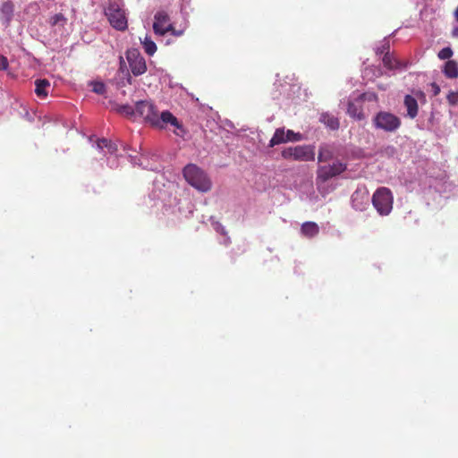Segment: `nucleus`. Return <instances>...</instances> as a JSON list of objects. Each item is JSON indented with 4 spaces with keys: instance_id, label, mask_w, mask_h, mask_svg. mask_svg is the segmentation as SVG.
Listing matches in <instances>:
<instances>
[{
    "instance_id": "obj_1",
    "label": "nucleus",
    "mask_w": 458,
    "mask_h": 458,
    "mask_svg": "<svg viewBox=\"0 0 458 458\" xmlns=\"http://www.w3.org/2000/svg\"><path fill=\"white\" fill-rule=\"evenodd\" d=\"M136 113L139 114L152 127L163 130L167 124L174 127V132L183 137L186 130L178 119L169 111H164L160 114L157 106L150 101L141 100L136 103Z\"/></svg>"
},
{
    "instance_id": "obj_2",
    "label": "nucleus",
    "mask_w": 458,
    "mask_h": 458,
    "mask_svg": "<svg viewBox=\"0 0 458 458\" xmlns=\"http://www.w3.org/2000/svg\"><path fill=\"white\" fill-rule=\"evenodd\" d=\"M183 176L192 187L199 191H208L211 181L207 174L194 164H189L183 168Z\"/></svg>"
},
{
    "instance_id": "obj_3",
    "label": "nucleus",
    "mask_w": 458,
    "mask_h": 458,
    "mask_svg": "<svg viewBox=\"0 0 458 458\" xmlns=\"http://www.w3.org/2000/svg\"><path fill=\"white\" fill-rule=\"evenodd\" d=\"M372 124L375 129L385 132H395L402 125L401 118L388 111H379L373 119Z\"/></svg>"
},
{
    "instance_id": "obj_4",
    "label": "nucleus",
    "mask_w": 458,
    "mask_h": 458,
    "mask_svg": "<svg viewBox=\"0 0 458 458\" xmlns=\"http://www.w3.org/2000/svg\"><path fill=\"white\" fill-rule=\"evenodd\" d=\"M281 155L284 159L289 160L313 161L315 159V148L311 145L288 147L282 150Z\"/></svg>"
},
{
    "instance_id": "obj_5",
    "label": "nucleus",
    "mask_w": 458,
    "mask_h": 458,
    "mask_svg": "<svg viewBox=\"0 0 458 458\" xmlns=\"http://www.w3.org/2000/svg\"><path fill=\"white\" fill-rule=\"evenodd\" d=\"M372 204L381 216L388 215L393 208V195L388 188H378L372 196Z\"/></svg>"
},
{
    "instance_id": "obj_6",
    "label": "nucleus",
    "mask_w": 458,
    "mask_h": 458,
    "mask_svg": "<svg viewBox=\"0 0 458 458\" xmlns=\"http://www.w3.org/2000/svg\"><path fill=\"white\" fill-rule=\"evenodd\" d=\"M126 59L131 73L134 76L142 75L147 72L145 58L137 48H131L126 51Z\"/></svg>"
},
{
    "instance_id": "obj_7",
    "label": "nucleus",
    "mask_w": 458,
    "mask_h": 458,
    "mask_svg": "<svg viewBox=\"0 0 458 458\" xmlns=\"http://www.w3.org/2000/svg\"><path fill=\"white\" fill-rule=\"evenodd\" d=\"M106 15L114 29H127L125 13L115 3L109 4Z\"/></svg>"
},
{
    "instance_id": "obj_8",
    "label": "nucleus",
    "mask_w": 458,
    "mask_h": 458,
    "mask_svg": "<svg viewBox=\"0 0 458 458\" xmlns=\"http://www.w3.org/2000/svg\"><path fill=\"white\" fill-rule=\"evenodd\" d=\"M346 169V165L342 162H335L331 165L320 166L318 169V179L327 182L332 177L341 174Z\"/></svg>"
},
{
    "instance_id": "obj_9",
    "label": "nucleus",
    "mask_w": 458,
    "mask_h": 458,
    "mask_svg": "<svg viewBox=\"0 0 458 458\" xmlns=\"http://www.w3.org/2000/svg\"><path fill=\"white\" fill-rule=\"evenodd\" d=\"M13 4L11 1H6L2 4L0 7V20L3 26H9V22L11 21L13 15Z\"/></svg>"
},
{
    "instance_id": "obj_10",
    "label": "nucleus",
    "mask_w": 458,
    "mask_h": 458,
    "mask_svg": "<svg viewBox=\"0 0 458 458\" xmlns=\"http://www.w3.org/2000/svg\"><path fill=\"white\" fill-rule=\"evenodd\" d=\"M389 49L388 43H385L382 46V49L380 50V53L382 54L385 50ZM383 64L384 66L386 67L389 70H394L401 67V64L398 60H396L394 57H393L388 51L385 54L383 57Z\"/></svg>"
},
{
    "instance_id": "obj_11",
    "label": "nucleus",
    "mask_w": 458,
    "mask_h": 458,
    "mask_svg": "<svg viewBox=\"0 0 458 458\" xmlns=\"http://www.w3.org/2000/svg\"><path fill=\"white\" fill-rule=\"evenodd\" d=\"M152 29H174L173 25L169 23V16L165 12L160 11L155 14Z\"/></svg>"
},
{
    "instance_id": "obj_12",
    "label": "nucleus",
    "mask_w": 458,
    "mask_h": 458,
    "mask_svg": "<svg viewBox=\"0 0 458 458\" xmlns=\"http://www.w3.org/2000/svg\"><path fill=\"white\" fill-rule=\"evenodd\" d=\"M404 106L407 109V115L411 119H414L418 114V102L417 100L411 95H406L404 97Z\"/></svg>"
},
{
    "instance_id": "obj_13",
    "label": "nucleus",
    "mask_w": 458,
    "mask_h": 458,
    "mask_svg": "<svg viewBox=\"0 0 458 458\" xmlns=\"http://www.w3.org/2000/svg\"><path fill=\"white\" fill-rule=\"evenodd\" d=\"M301 233L304 237L313 238L319 233V227L315 222H305L301 225Z\"/></svg>"
},
{
    "instance_id": "obj_14",
    "label": "nucleus",
    "mask_w": 458,
    "mask_h": 458,
    "mask_svg": "<svg viewBox=\"0 0 458 458\" xmlns=\"http://www.w3.org/2000/svg\"><path fill=\"white\" fill-rule=\"evenodd\" d=\"M292 140L293 139H291V138H286L284 128H277L276 130L273 137L271 138L268 146L272 148L276 145L286 143V142H288V140Z\"/></svg>"
},
{
    "instance_id": "obj_15",
    "label": "nucleus",
    "mask_w": 458,
    "mask_h": 458,
    "mask_svg": "<svg viewBox=\"0 0 458 458\" xmlns=\"http://www.w3.org/2000/svg\"><path fill=\"white\" fill-rule=\"evenodd\" d=\"M445 76L448 79L458 78V64L454 60H448L443 68Z\"/></svg>"
},
{
    "instance_id": "obj_16",
    "label": "nucleus",
    "mask_w": 458,
    "mask_h": 458,
    "mask_svg": "<svg viewBox=\"0 0 458 458\" xmlns=\"http://www.w3.org/2000/svg\"><path fill=\"white\" fill-rule=\"evenodd\" d=\"M319 121L323 123L329 129L335 131L339 129L340 123L337 117L328 113H323L320 115Z\"/></svg>"
},
{
    "instance_id": "obj_17",
    "label": "nucleus",
    "mask_w": 458,
    "mask_h": 458,
    "mask_svg": "<svg viewBox=\"0 0 458 458\" xmlns=\"http://www.w3.org/2000/svg\"><path fill=\"white\" fill-rule=\"evenodd\" d=\"M347 114L351 117H352L356 120H359V121L365 119V115L362 111V107L360 106L356 105L353 102H351V101L348 103Z\"/></svg>"
},
{
    "instance_id": "obj_18",
    "label": "nucleus",
    "mask_w": 458,
    "mask_h": 458,
    "mask_svg": "<svg viewBox=\"0 0 458 458\" xmlns=\"http://www.w3.org/2000/svg\"><path fill=\"white\" fill-rule=\"evenodd\" d=\"M35 86V93L38 97L46 98L47 96V89L50 86V82L47 80H37Z\"/></svg>"
},
{
    "instance_id": "obj_19",
    "label": "nucleus",
    "mask_w": 458,
    "mask_h": 458,
    "mask_svg": "<svg viewBox=\"0 0 458 458\" xmlns=\"http://www.w3.org/2000/svg\"><path fill=\"white\" fill-rule=\"evenodd\" d=\"M97 146L100 149H103L104 148H107L109 153L111 154L115 153L117 151L116 144L104 138L98 140Z\"/></svg>"
},
{
    "instance_id": "obj_20",
    "label": "nucleus",
    "mask_w": 458,
    "mask_h": 458,
    "mask_svg": "<svg viewBox=\"0 0 458 458\" xmlns=\"http://www.w3.org/2000/svg\"><path fill=\"white\" fill-rule=\"evenodd\" d=\"M115 110L119 114H123V115H125L127 117H131L136 113V108L134 109L130 105H117L116 107H115Z\"/></svg>"
},
{
    "instance_id": "obj_21",
    "label": "nucleus",
    "mask_w": 458,
    "mask_h": 458,
    "mask_svg": "<svg viewBox=\"0 0 458 458\" xmlns=\"http://www.w3.org/2000/svg\"><path fill=\"white\" fill-rule=\"evenodd\" d=\"M142 44H143L145 52L148 55H153L156 53L157 46H156L155 42L150 38L145 37Z\"/></svg>"
},
{
    "instance_id": "obj_22",
    "label": "nucleus",
    "mask_w": 458,
    "mask_h": 458,
    "mask_svg": "<svg viewBox=\"0 0 458 458\" xmlns=\"http://www.w3.org/2000/svg\"><path fill=\"white\" fill-rule=\"evenodd\" d=\"M333 157L331 150L327 147H321L319 148L318 160V162H327Z\"/></svg>"
},
{
    "instance_id": "obj_23",
    "label": "nucleus",
    "mask_w": 458,
    "mask_h": 458,
    "mask_svg": "<svg viewBox=\"0 0 458 458\" xmlns=\"http://www.w3.org/2000/svg\"><path fill=\"white\" fill-rule=\"evenodd\" d=\"M49 23H50V26H52V27H54V26L64 27L66 23V19L61 13L55 14V16H53L50 19Z\"/></svg>"
},
{
    "instance_id": "obj_24",
    "label": "nucleus",
    "mask_w": 458,
    "mask_h": 458,
    "mask_svg": "<svg viewBox=\"0 0 458 458\" xmlns=\"http://www.w3.org/2000/svg\"><path fill=\"white\" fill-rule=\"evenodd\" d=\"M453 54H454V52H453L452 48L447 47H444L443 49H441L438 52L437 56L441 60H447L453 56Z\"/></svg>"
},
{
    "instance_id": "obj_25",
    "label": "nucleus",
    "mask_w": 458,
    "mask_h": 458,
    "mask_svg": "<svg viewBox=\"0 0 458 458\" xmlns=\"http://www.w3.org/2000/svg\"><path fill=\"white\" fill-rule=\"evenodd\" d=\"M157 37H162L170 34L173 37H180L182 35L183 30H154Z\"/></svg>"
},
{
    "instance_id": "obj_26",
    "label": "nucleus",
    "mask_w": 458,
    "mask_h": 458,
    "mask_svg": "<svg viewBox=\"0 0 458 458\" xmlns=\"http://www.w3.org/2000/svg\"><path fill=\"white\" fill-rule=\"evenodd\" d=\"M361 196L362 199H365L366 202L369 201V193L368 192H364V193H360L359 191H355L353 194H352V205L353 207L357 208H360L358 207V205L356 204V200L358 199V198Z\"/></svg>"
},
{
    "instance_id": "obj_27",
    "label": "nucleus",
    "mask_w": 458,
    "mask_h": 458,
    "mask_svg": "<svg viewBox=\"0 0 458 458\" xmlns=\"http://www.w3.org/2000/svg\"><path fill=\"white\" fill-rule=\"evenodd\" d=\"M285 136H286V138L293 139L292 140H288V142L299 141L302 139L301 133H299V132L296 133L292 130L285 131Z\"/></svg>"
},
{
    "instance_id": "obj_28",
    "label": "nucleus",
    "mask_w": 458,
    "mask_h": 458,
    "mask_svg": "<svg viewBox=\"0 0 458 458\" xmlns=\"http://www.w3.org/2000/svg\"><path fill=\"white\" fill-rule=\"evenodd\" d=\"M450 105L454 106L458 104V92L450 91L446 97Z\"/></svg>"
},
{
    "instance_id": "obj_29",
    "label": "nucleus",
    "mask_w": 458,
    "mask_h": 458,
    "mask_svg": "<svg viewBox=\"0 0 458 458\" xmlns=\"http://www.w3.org/2000/svg\"><path fill=\"white\" fill-rule=\"evenodd\" d=\"M93 91L98 94H104L106 91V86L102 82H95L93 85Z\"/></svg>"
},
{
    "instance_id": "obj_30",
    "label": "nucleus",
    "mask_w": 458,
    "mask_h": 458,
    "mask_svg": "<svg viewBox=\"0 0 458 458\" xmlns=\"http://www.w3.org/2000/svg\"><path fill=\"white\" fill-rule=\"evenodd\" d=\"M8 64L7 58L0 55V71H5L8 68Z\"/></svg>"
},
{
    "instance_id": "obj_31",
    "label": "nucleus",
    "mask_w": 458,
    "mask_h": 458,
    "mask_svg": "<svg viewBox=\"0 0 458 458\" xmlns=\"http://www.w3.org/2000/svg\"><path fill=\"white\" fill-rule=\"evenodd\" d=\"M430 86L432 88L433 95L437 96L440 93V87L436 82H432Z\"/></svg>"
},
{
    "instance_id": "obj_32",
    "label": "nucleus",
    "mask_w": 458,
    "mask_h": 458,
    "mask_svg": "<svg viewBox=\"0 0 458 458\" xmlns=\"http://www.w3.org/2000/svg\"><path fill=\"white\" fill-rule=\"evenodd\" d=\"M215 229L217 231V232H220L222 234H225V231L224 229V227L219 224V223H216V226H215Z\"/></svg>"
},
{
    "instance_id": "obj_33",
    "label": "nucleus",
    "mask_w": 458,
    "mask_h": 458,
    "mask_svg": "<svg viewBox=\"0 0 458 458\" xmlns=\"http://www.w3.org/2000/svg\"><path fill=\"white\" fill-rule=\"evenodd\" d=\"M454 36H458V30H454Z\"/></svg>"
}]
</instances>
